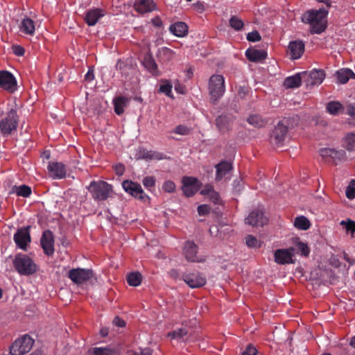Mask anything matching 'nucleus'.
Segmentation results:
<instances>
[{"label":"nucleus","instance_id":"obj_1","mask_svg":"<svg viewBox=\"0 0 355 355\" xmlns=\"http://www.w3.org/2000/svg\"><path fill=\"white\" fill-rule=\"evenodd\" d=\"M327 14L324 10H308L303 15L302 20L310 24L311 34H320L327 28Z\"/></svg>","mask_w":355,"mask_h":355},{"label":"nucleus","instance_id":"obj_2","mask_svg":"<svg viewBox=\"0 0 355 355\" xmlns=\"http://www.w3.org/2000/svg\"><path fill=\"white\" fill-rule=\"evenodd\" d=\"M295 119H297V116L284 118L275 126L270 137V143L272 144L277 146L283 144L288 129L295 125Z\"/></svg>","mask_w":355,"mask_h":355},{"label":"nucleus","instance_id":"obj_3","mask_svg":"<svg viewBox=\"0 0 355 355\" xmlns=\"http://www.w3.org/2000/svg\"><path fill=\"white\" fill-rule=\"evenodd\" d=\"M13 266L16 271L21 275L29 276L37 270V266L27 254L18 253L13 260Z\"/></svg>","mask_w":355,"mask_h":355},{"label":"nucleus","instance_id":"obj_4","mask_svg":"<svg viewBox=\"0 0 355 355\" xmlns=\"http://www.w3.org/2000/svg\"><path fill=\"white\" fill-rule=\"evenodd\" d=\"M92 198L97 200H105L112 192V187L105 181H92L88 187Z\"/></svg>","mask_w":355,"mask_h":355},{"label":"nucleus","instance_id":"obj_5","mask_svg":"<svg viewBox=\"0 0 355 355\" xmlns=\"http://www.w3.org/2000/svg\"><path fill=\"white\" fill-rule=\"evenodd\" d=\"M225 92V79L222 75H212L209 80V92L214 103L218 101Z\"/></svg>","mask_w":355,"mask_h":355},{"label":"nucleus","instance_id":"obj_6","mask_svg":"<svg viewBox=\"0 0 355 355\" xmlns=\"http://www.w3.org/2000/svg\"><path fill=\"white\" fill-rule=\"evenodd\" d=\"M34 340L28 335H24L16 340L10 347L12 355H24L32 348Z\"/></svg>","mask_w":355,"mask_h":355},{"label":"nucleus","instance_id":"obj_7","mask_svg":"<svg viewBox=\"0 0 355 355\" xmlns=\"http://www.w3.org/2000/svg\"><path fill=\"white\" fill-rule=\"evenodd\" d=\"M18 116L17 112L12 109L8 113L5 118L0 121V130L3 135L11 134L18 126Z\"/></svg>","mask_w":355,"mask_h":355},{"label":"nucleus","instance_id":"obj_8","mask_svg":"<svg viewBox=\"0 0 355 355\" xmlns=\"http://www.w3.org/2000/svg\"><path fill=\"white\" fill-rule=\"evenodd\" d=\"M122 187L126 193L136 198L143 201L150 199L143 191L141 186L137 182L126 180L122 182Z\"/></svg>","mask_w":355,"mask_h":355},{"label":"nucleus","instance_id":"obj_9","mask_svg":"<svg viewBox=\"0 0 355 355\" xmlns=\"http://www.w3.org/2000/svg\"><path fill=\"white\" fill-rule=\"evenodd\" d=\"M94 276L92 270L73 268L69 271L68 277L76 284H81L89 281Z\"/></svg>","mask_w":355,"mask_h":355},{"label":"nucleus","instance_id":"obj_10","mask_svg":"<svg viewBox=\"0 0 355 355\" xmlns=\"http://www.w3.org/2000/svg\"><path fill=\"white\" fill-rule=\"evenodd\" d=\"M182 279L191 288H200L206 284V279L198 271H187L182 275Z\"/></svg>","mask_w":355,"mask_h":355},{"label":"nucleus","instance_id":"obj_11","mask_svg":"<svg viewBox=\"0 0 355 355\" xmlns=\"http://www.w3.org/2000/svg\"><path fill=\"white\" fill-rule=\"evenodd\" d=\"M294 252L293 248L286 249H277L274 253V259L275 263L280 265L294 263Z\"/></svg>","mask_w":355,"mask_h":355},{"label":"nucleus","instance_id":"obj_12","mask_svg":"<svg viewBox=\"0 0 355 355\" xmlns=\"http://www.w3.org/2000/svg\"><path fill=\"white\" fill-rule=\"evenodd\" d=\"M29 228L30 226L19 229L13 236L17 246L23 250H26L28 243L31 241Z\"/></svg>","mask_w":355,"mask_h":355},{"label":"nucleus","instance_id":"obj_13","mask_svg":"<svg viewBox=\"0 0 355 355\" xmlns=\"http://www.w3.org/2000/svg\"><path fill=\"white\" fill-rule=\"evenodd\" d=\"M41 247L44 251V253L50 257L54 253V236L53 232L46 230L43 232L40 239Z\"/></svg>","mask_w":355,"mask_h":355},{"label":"nucleus","instance_id":"obj_14","mask_svg":"<svg viewBox=\"0 0 355 355\" xmlns=\"http://www.w3.org/2000/svg\"><path fill=\"white\" fill-rule=\"evenodd\" d=\"M268 222L262 209L252 211L245 218V223L253 227H263Z\"/></svg>","mask_w":355,"mask_h":355},{"label":"nucleus","instance_id":"obj_15","mask_svg":"<svg viewBox=\"0 0 355 355\" xmlns=\"http://www.w3.org/2000/svg\"><path fill=\"white\" fill-rule=\"evenodd\" d=\"M0 87L10 92H14L17 87L15 76L7 71H0Z\"/></svg>","mask_w":355,"mask_h":355},{"label":"nucleus","instance_id":"obj_16","mask_svg":"<svg viewBox=\"0 0 355 355\" xmlns=\"http://www.w3.org/2000/svg\"><path fill=\"white\" fill-rule=\"evenodd\" d=\"M106 14L104 9L100 8H93L85 12L84 21L89 26H95L100 19L103 17Z\"/></svg>","mask_w":355,"mask_h":355},{"label":"nucleus","instance_id":"obj_17","mask_svg":"<svg viewBox=\"0 0 355 355\" xmlns=\"http://www.w3.org/2000/svg\"><path fill=\"white\" fill-rule=\"evenodd\" d=\"M47 168L49 175L54 180L63 179L66 177V166L62 162H49Z\"/></svg>","mask_w":355,"mask_h":355},{"label":"nucleus","instance_id":"obj_18","mask_svg":"<svg viewBox=\"0 0 355 355\" xmlns=\"http://www.w3.org/2000/svg\"><path fill=\"white\" fill-rule=\"evenodd\" d=\"M182 191L187 197L193 196L198 190V180L193 177L184 176L182 178Z\"/></svg>","mask_w":355,"mask_h":355},{"label":"nucleus","instance_id":"obj_19","mask_svg":"<svg viewBox=\"0 0 355 355\" xmlns=\"http://www.w3.org/2000/svg\"><path fill=\"white\" fill-rule=\"evenodd\" d=\"M198 250V247L193 241H186L183 248L186 259L190 262H200L202 260L197 255Z\"/></svg>","mask_w":355,"mask_h":355},{"label":"nucleus","instance_id":"obj_20","mask_svg":"<svg viewBox=\"0 0 355 355\" xmlns=\"http://www.w3.org/2000/svg\"><path fill=\"white\" fill-rule=\"evenodd\" d=\"M134 8L140 14H146L156 10V3L153 0H140L134 4Z\"/></svg>","mask_w":355,"mask_h":355},{"label":"nucleus","instance_id":"obj_21","mask_svg":"<svg viewBox=\"0 0 355 355\" xmlns=\"http://www.w3.org/2000/svg\"><path fill=\"white\" fill-rule=\"evenodd\" d=\"M288 51L293 60L301 58L304 51V44L300 40L292 41L288 44Z\"/></svg>","mask_w":355,"mask_h":355},{"label":"nucleus","instance_id":"obj_22","mask_svg":"<svg viewBox=\"0 0 355 355\" xmlns=\"http://www.w3.org/2000/svg\"><path fill=\"white\" fill-rule=\"evenodd\" d=\"M175 53L171 49L164 46L158 49L156 56L162 63H168L174 58Z\"/></svg>","mask_w":355,"mask_h":355},{"label":"nucleus","instance_id":"obj_23","mask_svg":"<svg viewBox=\"0 0 355 355\" xmlns=\"http://www.w3.org/2000/svg\"><path fill=\"white\" fill-rule=\"evenodd\" d=\"M143 65L152 75L155 76L159 75L157 64L150 52L145 54L143 60Z\"/></svg>","mask_w":355,"mask_h":355},{"label":"nucleus","instance_id":"obj_24","mask_svg":"<svg viewBox=\"0 0 355 355\" xmlns=\"http://www.w3.org/2000/svg\"><path fill=\"white\" fill-rule=\"evenodd\" d=\"M232 119L225 115L218 116L216 119V125L221 133H225L231 129Z\"/></svg>","mask_w":355,"mask_h":355},{"label":"nucleus","instance_id":"obj_25","mask_svg":"<svg viewBox=\"0 0 355 355\" xmlns=\"http://www.w3.org/2000/svg\"><path fill=\"white\" fill-rule=\"evenodd\" d=\"M246 58L251 62H260L266 58L267 53L262 50L248 49L245 51Z\"/></svg>","mask_w":355,"mask_h":355},{"label":"nucleus","instance_id":"obj_26","mask_svg":"<svg viewBox=\"0 0 355 355\" xmlns=\"http://www.w3.org/2000/svg\"><path fill=\"white\" fill-rule=\"evenodd\" d=\"M216 180L217 182H219L223 179V178L225 175H227L232 169V166L231 163L227 161H222L216 166Z\"/></svg>","mask_w":355,"mask_h":355},{"label":"nucleus","instance_id":"obj_27","mask_svg":"<svg viewBox=\"0 0 355 355\" xmlns=\"http://www.w3.org/2000/svg\"><path fill=\"white\" fill-rule=\"evenodd\" d=\"M336 76L338 82L341 84H345L348 82L349 78L354 79L355 73L348 68L341 69L336 71Z\"/></svg>","mask_w":355,"mask_h":355},{"label":"nucleus","instance_id":"obj_28","mask_svg":"<svg viewBox=\"0 0 355 355\" xmlns=\"http://www.w3.org/2000/svg\"><path fill=\"white\" fill-rule=\"evenodd\" d=\"M169 31L174 35L181 37H184L188 32L187 25L182 21L176 22L170 26Z\"/></svg>","mask_w":355,"mask_h":355},{"label":"nucleus","instance_id":"obj_29","mask_svg":"<svg viewBox=\"0 0 355 355\" xmlns=\"http://www.w3.org/2000/svg\"><path fill=\"white\" fill-rule=\"evenodd\" d=\"M19 28L24 34L33 35L35 30V21L31 18L25 17L23 19Z\"/></svg>","mask_w":355,"mask_h":355},{"label":"nucleus","instance_id":"obj_30","mask_svg":"<svg viewBox=\"0 0 355 355\" xmlns=\"http://www.w3.org/2000/svg\"><path fill=\"white\" fill-rule=\"evenodd\" d=\"M128 99L124 96H117L113 100L114 110L117 115H121L124 112V107L127 106Z\"/></svg>","mask_w":355,"mask_h":355},{"label":"nucleus","instance_id":"obj_31","mask_svg":"<svg viewBox=\"0 0 355 355\" xmlns=\"http://www.w3.org/2000/svg\"><path fill=\"white\" fill-rule=\"evenodd\" d=\"M116 350L110 347H92L88 352V355H114Z\"/></svg>","mask_w":355,"mask_h":355},{"label":"nucleus","instance_id":"obj_32","mask_svg":"<svg viewBox=\"0 0 355 355\" xmlns=\"http://www.w3.org/2000/svg\"><path fill=\"white\" fill-rule=\"evenodd\" d=\"M302 78L300 73L287 77L284 81V85L286 88H297L301 85Z\"/></svg>","mask_w":355,"mask_h":355},{"label":"nucleus","instance_id":"obj_33","mask_svg":"<svg viewBox=\"0 0 355 355\" xmlns=\"http://www.w3.org/2000/svg\"><path fill=\"white\" fill-rule=\"evenodd\" d=\"M326 109L329 114L338 115L343 111L344 107L338 101H330L327 104Z\"/></svg>","mask_w":355,"mask_h":355},{"label":"nucleus","instance_id":"obj_34","mask_svg":"<svg viewBox=\"0 0 355 355\" xmlns=\"http://www.w3.org/2000/svg\"><path fill=\"white\" fill-rule=\"evenodd\" d=\"M311 85H320L322 83L325 77V73L322 70H313L310 73Z\"/></svg>","mask_w":355,"mask_h":355},{"label":"nucleus","instance_id":"obj_35","mask_svg":"<svg viewBox=\"0 0 355 355\" xmlns=\"http://www.w3.org/2000/svg\"><path fill=\"white\" fill-rule=\"evenodd\" d=\"M247 121L250 125L256 128H262L265 126L268 123L266 119H263L260 115L258 114L250 115L248 118Z\"/></svg>","mask_w":355,"mask_h":355},{"label":"nucleus","instance_id":"obj_36","mask_svg":"<svg viewBox=\"0 0 355 355\" xmlns=\"http://www.w3.org/2000/svg\"><path fill=\"white\" fill-rule=\"evenodd\" d=\"M294 226L298 230H306L310 227L311 223L307 218L304 216H301L295 218Z\"/></svg>","mask_w":355,"mask_h":355},{"label":"nucleus","instance_id":"obj_37","mask_svg":"<svg viewBox=\"0 0 355 355\" xmlns=\"http://www.w3.org/2000/svg\"><path fill=\"white\" fill-rule=\"evenodd\" d=\"M12 192L15 193L18 196L27 198L31 196L32 191L29 186L22 184L19 187L15 186L12 187Z\"/></svg>","mask_w":355,"mask_h":355},{"label":"nucleus","instance_id":"obj_38","mask_svg":"<svg viewBox=\"0 0 355 355\" xmlns=\"http://www.w3.org/2000/svg\"><path fill=\"white\" fill-rule=\"evenodd\" d=\"M344 144L346 150H355V132L348 133L344 138Z\"/></svg>","mask_w":355,"mask_h":355},{"label":"nucleus","instance_id":"obj_39","mask_svg":"<svg viewBox=\"0 0 355 355\" xmlns=\"http://www.w3.org/2000/svg\"><path fill=\"white\" fill-rule=\"evenodd\" d=\"M127 282L130 286H137L141 282V275L138 272H131L127 276Z\"/></svg>","mask_w":355,"mask_h":355},{"label":"nucleus","instance_id":"obj_40","mask_svg":"<svg viewBox=\"0 0 355 355\" xmlns=\"http://www.w3.org/2000/svg\"><path fill=\"white\" fill-rule=\"evenodd\" d=\"M159 92L166 94L168 97H172V84L167 80H162Z\"/></svg>","mask_w":355,"mask_h":355},{"label":"nucleus","instance_id":"obj_41","mask_svg":"<svg viewBox=\"0 0 355 355\" xmlns=\"http://www.w3.org/2000/svg\"><path fill=\"white\" fill-rule=\"evenodd\" d=\"M188 334V331L185 327H181L173 331L169 332L168 336L173 339H182Z\"/></svg>","mask_w":355,"mask_h":355},{"label":"nucleus","instance_id":"obj_42","mask_svg":"<svg viewBox=\"0 0 355 355\" xmlns=\"http://www.w3.org/2000/svg\"><path fill=\"white\" fill-rule=\"evenodd\" d=\"M230 26L236 31H240L243 27V21L236 16H232L230 19Z\"/></svg>","mask_w":355,"mask_h":355},{"label":"nucleus","instance_id":"obj_43","mask_svg":"<svg viewBox=\"0 0 355 355\" xmlns=\"http://www.w3.org/2000/svg\"><path fill=\"white\" fill-rule=\"evenodd\" d=\"M245 243L249 248H257L261 247V242L252 235H248L245 238Z\"/></svg>","mask_w":355,"mask_h":355},{"label":"nucleus","instance_id":"obj_44","mask_svg":"<svg viewBox=\"0 0 355 355\" xmlns=\"http://www.w3.org/2000/svg\"><path fill=\"white\" fill-rule=\"evenodd\" d=\"M142 182L144 186L149 191H150L152 188L155 187V178L153 176H146L143 179Z\"/></svg>","mask_w":355,"mask_h":355},{"label":"nucleus","instance_id":"obj_45","mask_svg":"<svg viewBox=\"0 0 355 355\" xmlns=\"http://www.w3.org/2000/svg\"><path fill=\"white\" fill-rule=\"evenodd\" d=\"M346 196L349 199H354L355 198V180H352L349 185L346 189Z\"/></svg>","mask_w":355,"mask_h":355},{"label":"nucleus","instance_id":"obj_46","mask_svg":"<svg viewBox=\"0 0 355 355\" xmlns=\"http://www.w3.org/2000/svg\"><path fill=\"white\" fill-rule=\"evenodd\" d=\"M297 250H298L299 252L301 254V255L305 256V257L309 256V254L310 253V249L306 243H304L303 242H298V243L297 244Z\"/></svg>","mask_w":355,"mask_h":355},{"label":"nucleus","instance_id":"obj_47","mask_svg":"<svg viewBox=\"0 0 355 355\" xmlns=\"http://www.w3.org/2000/svg\"><path fill=\"white\" fill-rule=\"evenodd\" d=\"M208 197L215 205H220L222 203V200L219 193L215 190H214Z\"/></svg>","mask_w":355,"mask_h":355},{"label":"nucleus","instance_id":"obj_48","mask_svg":"<svg viewBox=\"0 0 355 355\" xmlns=\"http://www.w3.org/2000/svg\"><path fill=\"white\" fill-rule=\"evenodd\" d=\"M174 132L180 135H187L190 132V129L185 125H179L175 128Z\"/></svg>","mask_w":355,"mask_h":355},{"label":"nucleus","instance_id":"obj_49","mask_svg":"<svg viewBox=\"0 0 355 355\" xmlns=\"http://www.w3.org/2000/svg\"><path fill=\"white\" fill-rule=\"evenodd\" d=\"M341 225H345V229L347 232H350L351 233L355 232V222L351 220H348L347 222L342 220L340 223Z\"/></svg>","mask_w":355,"mask_h":355},{"label":"nucleus","instance_id":"obj_50","mask_svg":"<svg viewBox=\"0 0 355 355\" xmlns=\"http://www.w3.org/2000/svg\"><path fill=\"white\" fill-rule=\"evenodd\" d=\"M261 37L257 31H252L247 35V40L250 42H258L261 40Z\"/></svg>","mask_w":355,"mask_h":355},{"label":"nucleus","instance_id":"obj_51","mask_svg":"<svg viewBox=\"0 0 355 355\" xmlns=\"http://www.w3.org/2000/svg\"><path fill=\"white\" fill-rule=\"evenodd\" d=\"M163 189L168 193H173L175 189V185L172 181H166L164 183Z\"/></svg>","mask_w":355,"mask_h":355},{"label":"nucleus","instance_id":"obj_52","mask_svg":"<svg viewBox=\"0 0 355 355\" xmlns=\"http://www.w3.org/2000/svg\"><path fill=\"white\" fill-rule=\"evenodd\" d=\"M257 349L252 345L249 344L241 355H257Z\"/></svg>","mask_w":355,"mask_h":355},{"label":"nucleus","instance_id":"obj_53","mask_svg":"<svg viewBox=\"0 0 355 355\" xmlns=\"http://www.w3.org/2000/svg\"><path fill=\"white\" fill-rule=\"evenodd\" d=\"M345 152L343 150H336L333 148V152L331 153V157L336 160V159H341L345 156Z\"/></svg>","mask_w":355,"mask_h":355},{"label":"nucleus","instance_id":"obj_54","mask_svg":"<svg viewBox=\"0 0 355 355\" xmlns=\"http://www.w3.org/2000/svg\"><path fill=\"white\" fill-rule=\"evenodd\" d=\"M249 87L246 86H240L238 90V96L241 98H244L249 93Z\"/></svg>","mask_w":355,"mask_h":355},{"label":"nucleus","instance_id":"obj_55","mask_svg":"<svg viewBox=\"0 0 355 355\" xmlns=\"http://www.w3.org/2000/svg\"><path fill=\"white\" fill-rule=\"evenodd\" d=\"M209 212V207L207 205H201L198 207V213L200 216H204Z\"/></svg>","mask_w":355,"mask_h":355},{"label":"nucleus","instance_id":"obj_56","mask_svg":"<svg viewBox=\"0 0 355 355\" xmlns=\"http://www.w3.org/2000/svg\"><path fill=\"white\" fill-rule=\"evenodd\" d=\"M13 53L18 56L24 55L25 53L24 49L19 45H13L12 46Z\"/></svg>","mask_w":355,"mask_h":355},{"label":"nucleus","instance_id":"obj_57","mask_svg":"<svg viewBox=\"0 0 355 355\" xmlns=\"http://www.w3.org/2000/svg\"><path fill=\"white\" fill-rule=\"evenodd\" d=\"M333 152V148H322L320 150V155L323 157H331V153Z\"/></svg>","mask_w":355,"mask_h":355},{"label":"nucleus","instance_id":"obj_58","mask_svg":"<svg viewBox=\"0 0 355 355\" xmlns=\"http://www.w3.org/2000/svg\"><path fill=\"white\" fill-rule=\"evenodd\" d=\"M214 190V187L211 185L207 184L200 191V194L209 196Z\"/></svg>","mask_w":355,"mask_h":355},{"label":"nucleus","instance_id":"obj_59","mask_svg":"<svg viewBox=\"0 0 355 355\" xmlns=\"http://www.w3.org/2000/svg\"><path fill=\"white\" fill-rule=\"evenodd\" d=\"M114 171L117 175H122L125 171V167L123 164H119L114 166Z\"/></svg>","mask_w":355,"mask_h":355},{"label":"nucleus","instance_id":"obj_60","mask_svg":"<svg viewBox=\"0 0 355 355\" xmlns=\"http://www.w3.org/2000/svg\"><path fill=\"white\" fill-rule=\"evenodd\" d=\"M114 324L119 327H123L125 325V322L123 320L121 319L119 317H115L113 321Z\"/></svg>","mask_w":355,"mask_h":355},{"label":"nucleus","instance_id":"obj_61","mask_svg":"<svg viewBox=\"0 0 355 355\" xmlns=\"http://www.w3.org/2000/svg\"><path fill=\"white\" fill-rule=\"evenodd\" d=\"M134 355H152V350L149 348L140 349L139 352H136Z\"/></svg>","mask_w":355,"mask_h":355},{"label":"nucleus","instance_id":"obj_62","mask_svg":"<svg viewBox=\"0 0 355 355\" xmlns=\"http://www.w3.org/2000/svg\"><path fill=\"white\" fill-rule=\"evenodd\" d=\"M347 114L355 116V105L350 104L347 106Z\"/></svg>","mask_w":355,"mask_h":355},{"label":"nucleus","instance_id":"obj_63","mask_svg":"<svg viewBox=\"0 0 355 355\" xmlns=\"http://www.w3.org/2000/svg\"><path fill=\"white\" fill-rule=\"evenodd\" d=\"M85 80H87L88 81L93 80L94 79V71L92 69H89L87 73L85 74Z\"/></svg>","mask_w":355,"mask_h":355},{"label":"nucleus","instance_id":"obj_64","mask_svg":"<svg viewBox=\"0 0 355 355\" xmlns=\"http://www.w3.org/2000/svg\"><path fill=\"white\" fill-rule=\"evenodd\" d=\"M153 23L155 26L157 27H161L162 26V21L159 17H156L153 19Z\"/></svg>","mask_w":355,"mask_h":355}]
</instances>
